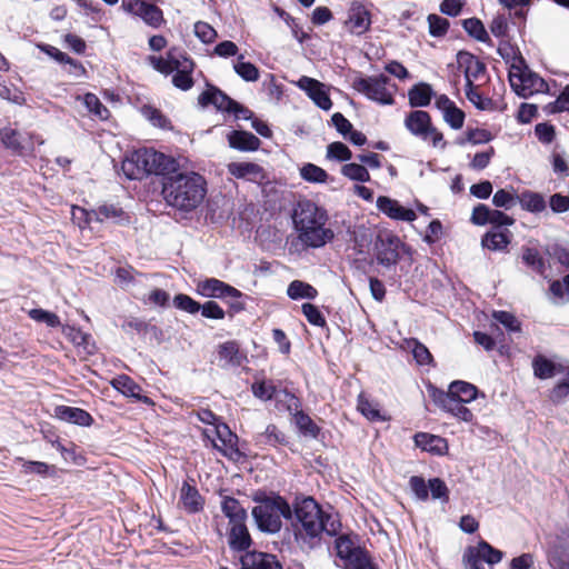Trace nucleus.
Masks as SVG:
<instances>
[{"label":"nucleus","mask_w":569,"mask_h":569,"mask_svg":"<svg viewBox=\"0 0 569 569\" xmlns=\"http://www.w3.org/2000/svg\"><path fill=\"white\" fill-rule=\"evenodd\" d=\"M301 308L302 313L305 315L310 325L317 327H325L327 325L325 317L322 316L317 306L312 303H303Z\"/></svg>","instance_id":"obj_61"},{"label":"nucleus","mask_w":569,"mask_h":569,"mask_svg":"<svg viewBox=\"0 0 569 569\" xmlns=\"http://www.w3.org/2000/svg\"><path fill=\"white\" fill-rule=\"evenodd\" d=\"M337 553L340 558L352 561L353 559L357 561V558H360L358 555L360 550L355 548L352 541L347 536H340L336 540Z\"/></svg>","instance_id":"obj_41"},{"label":"nucleus","mask_w":569,"mask_h":569,"mask_svg":"<svg viewBox=\"0 0 569 569\" xmlns=\"http://www.w3.org/2000/svg\"><path fill=\"white\" fill-rule=\"evenodd\" d=\"M201 315L208 319L221 320L224 318V310L214 301L209 300L203 305H200Z\"/></svg>","instance_id":"obj_64"},{"label":"nucleus","mask_w":569,"mask_h":569,"mask_svg":"<svg viewBox=\"0 0 569 569\" xmlns=\"http://www.w3.org/2000/svg\"><path fill=\"white\" fill-rule=\"evenodd\" d=\"M241 569H282L274 555L261 551H247L240 557Z\"/></svg>","instance_id":"obj_15"},{"label":"nucleus","mask_w":569,"mask_h":569,"mask_svg":"<svg viewBox=\"0 0 569 569\" xmlns=\"http://www.w3.org/2000/svg\"><path fill=\"white\" fill-rule=\"evenodd\" d=\"M458 68L463 72L466 78V86L473 84L485 77L487 67L475 54L468 51H459L456 56Z\"/></svg>","instance_id":"obj_10"},{"label":"nucleus","mask_w":569,"mask_h":569,"mask_svg":"<svg viewBox=\"0 0 569 569\" xmlns=\"http://www.w3.org/2000/svg\"><path fill=\"white\" fill-rule=\"evenodd\" d=\"M300 176L303 180L316 183L326 182L328 178L326 170L312 163L305 164L300 169Z\"/></svg>","instance_id":"obj_47"},{"label":"nucleus","mask_w":569,"mask_h":569,"mask_svg":"<svg viewBox=\"0 0 569 569\" xmlns=\"http://www.w3.org/2000/svg\"><path fill=\"white\" fill-rule=\"evenodd\" d=\"M257 506L252 509V517L262 532L277 533L282 527V518L292 516L290 505L281 496H256Z\"/></svg>","instance_id":"obj_4"},{"label":"nucleus","mask_w":569,"mask_h":569,"mask_svg":"<svg viewBox=\"0 0 569 569\" xmlns=\"http://www.w3.org/2000/svg\"><path fill=\"white\" fill-rule=\"evenodd\" d=\"M518 202V196L505 189H499L492 197V203L498 208L511 209Z\"/></svg>","instance_id":"obj_53"},{"label":"nucleus","mask_w":569,"mask_h":569,"mask_svg":"<svg viewBox=\"0 0 569 569\" xmlns=\"http://www.w3.org/2000/svg\"><path fill=\"white\" fill-rule=\"evenodd\" d=\"M256 443L274 447L277 445L287 443V438L286 435L277 428V426L269 425L263 432L256 436Z\"/></svg>","instance_id":"obj_32"},{"label":"nucleus","mask_w":569,"mask_h":569,"mask_svg":"<svg viewBox=\"0 0 569 569\" xmlns=\"http://www.w3.org/2000/svg\"><path fill=\"white\" fill-rule=\"evenodd\" d=\"M483 559L475 547H468L462 557L465 569H485Z\"/></svg>","instance_id":"obj_59"},{"label":"nucleus","mask_w":569,"mask_h":569,"mask_svg":"<svg viewBox=\"0 0 569 569\" xmlns=\"http://www.w3.org/2000/svg\"><path fill=\"white\" fill-rule=\"evenodd\" d=\"M295 513L301 525L299 538L308 548L319 546L323 533L335 537L341 529L338 513L325 511L312 497L298 501Z\"/></svg>","instance_id":"obj_2"},{"label":"nucleus","mask_w":569,"mask_h":569,"mask_svg":"<svg viewBox=\"0 0 569 569\" xmlns=\"http://www.w3.org/2000/svg\"><path fill=\"white\" fill-rule=\"evenodd\" d=\"M292 220L298 239L308 248H321L335 238V232L326 227L327 211L311 200L303 199L297 202Z\"/></svg>","instance_id":"obj_3"},{"label":"nucleus","mask_w":569,"mask_h":569,"mask_svg":"<svg viewBox=\"0 0 569 569\" xmlns=\"http://www.w3.org/2000/svg\"><path fill=\"white\" fill-rule=\"evenodd\" d=\"M533 373L539 379H548L555 376V363L546 357L538 355L532 360Z\"/></svg>","instance_id":"obj_36"},{"label":"nucleus","mask_w":569,"mask_h":569,"mask_svg":"<svg viewBox=\"0 0 569 569\" xmlns=\"http://www.w3.org/2000/svg\"><path fill=\"white\" fill-rule=\"evenodd\" d=\"M493 319L501 323L509 332H520V321L508 311H495L492 315Z\"/></svg>","instance_id":"obj_50"},{"label":"nucleus","mask_w":569,"mask_h":569,"mask_svg":"<svg viewBox=\"0 0 569 569\" xmlns=\"http://www.w3.org/2000/svg\"><path fill=\"white\" fill-rule=\"evenodd\" d=\"M377 207L382 213L395 220L411 222L417 218L413 210L405 208L397 200L385 196L378 197Z\"/></svg>","instance_id":"obj_16"},{"label":"nucleus","mask_w":569,"mask_h":569,"mask_svg":"<svg viewBox=\"0 0 569 569\" xmlns=\"http://www.w3.org/2000/svg\"><path fill=\"white\" fill-rule=\"evenodd\" d=\"M180 502L182 503L184 510L189 513L199 512L203 508V499L200 496L198 489L187 481L182 483L180 490Z\"/></svg>","instance_id":"obj_24"},{"label":"nucleus","mask_w":569,"mask_h":569,"mask_svg":"<svg viewBox=\"0 0 569 569\" xmlns=\"http://www.w3.org/2000/svg\"><path fill=\"white\" fill-rule=\"evenodd\" d=\"M77 99H81L80 96L77 97ZM83 104L86 106L87 110L99 120H107L110 116V112L106 106L102 104V102L99 100V98L93 93H86L82 97Z\"/></svg>","instance_id":"obj_34"},{"label":"nucleus","mask_w":569,"mask_h":569,"mask_svg":"<svg viewBox=\"0 0 569 569\" xmlns=\"http://www.w3.org/2000/svg\"><path fill=\"white\" fill-rule=\"evenodd\" d=\"M296 425L299 431L307 437L317 438L320 433V428L313 420L303 411H298L295 415Z\"/></svg>","instance_id":"obj_37"},{"label":"nucleus","mask_w":569,"mask_h":569,"mask_svg":"<svg viewBox=\"0 0 569 569\" xmlns=\"http://www.w3.org/2000/svg\"><path fill=\"white\" fill-rule=\"evenodd\" d=\"M29 317L38 322H44L49 327L56 328L60 325V319L56 313L46 311L43 309H31Z\"/></svg>","instance_id":"obj_63"},{"label":"nucleus","mask_w":569,"mask_h":569,"mask_svg":"<svg viewBox=\"0 0 569 569\" xmlns=\"http://www.w3.org/2000/svg\"><path fill=\"white\" fill-rule=\"evenodd\" d=\"M543 109L549 114L569 111V84L565 87L555 101L546 104Z\"/></svg>","instance_id":"obj_49"},{"label":"nucleus","mask_w":569,"mask_h":569,"mask_svg":"<svg viewBox=\"0 0 569 569\" xmlns=\"http://www.w3.org/2000/svg\"><path fill=\"white\" fill-rule=\"evenodd\" d=\"M446 393L450 395L452 398H457L463 402H471L478 396V389L475 385L457 380L449 385L448 391Z\"/></svg>","instance_id":"obj_27"},{"label":"nucleus","mask_w":569,"mask_h":569,"mask_svg":"<svg viewBox=\"0 0 569 569\" xmlns=\"http://www.w3.org/2000/svg\"><path fill=\"white\" fill-rule=\"evenodd\" d=\"M341 173L353 181L368 182L370 173L368 169L360 163H347L341 168Z\"/></svg>","instance_id":"obj_43"},{"label":"nucleus","mask_w":569,"mask_h":569,"mask_svg":"<svg viewBox=\"0 0 569 569\" xmlns=\"http://www.w3.org/2000/svg\"><path fill=\"white\" fill-rule=\"evenodd\" d=\"M346 24L356 34L365 33L371 24L369 11L362 4H352Z\"/></svg>","instance_id":"obj_20"},{"label":"nucleus","mask_w":569,"mask_h":569,"mask_svg":"<svg viewBox=\"0 0 569 569\" xmlns=\"http://www.w3.org/2000/svg\"><path fill=\"white\" fill-rule=\"evenodd\" d=\"M478 551L481 558L488 565H496L502 560L503 553L502 551L493 548L491 545H489L487 541L481 540L478 542V545L475 547Z\"/></svg>","instance_id":"obj_46"},{"label":"nucleus","mask_w":569,"mask_h":569,"mask_svg":"<svg viewBox=\"0 0 569 569\" xmlns=\"http://www.w3.org/2000/svg\"><path fill=\"white\" fill-rule=\"evenodd\" d=\"M228 543L234 551H244L251 546L252 540L246 522L230 525Z\"/></svg>","instance_id":"obj_22"},{"label":"nucleus","mask_w":569,"mask_h":569,"mask_svg":"<svg viewBox=\"0 0 569 569\" xmlns=\"http://www.w3.org/2000/svg\"><path fill=\"white\" fill-rule=\"evenodd\" d=\"M405 127L411 134L422 140L431 139L433 147L445 149L447 146L443 134L432 126L431 117L427 111H411L405 119Z\"/></svg>","instance_id":"obj_5"},{"label":"nucleus","mask_w":569,"mask_h":569,"mask_svg":"<svg viewBox=\"0 0 569 569\" xmlns=\"http://www.w3.org/2000/svg\"><path fill=\"white\" fill-rule=\"evenodd\" d=\"M287 295L292 300L309 299L313 300L318 296V291L311 284L301 280H293L287 288Z\"/></svg>","instance_id":"obj_31"},{"label":"nucleus","mask_w":569,"mask_h":569,"mask_svg":"<svg viewBox=\"0 0 569 569\" xmlns=\"http://www.w3.org/2000/svg\"><path fill=\"white\" fill-rule=\"evenodd\" d=\"M511 232L507 229L492 228L481 239V244L491 251H501L507 249L510 243Z\"/></svg>","instance_id":"obj_23"},{"label":"nucleus","mask_w":569,"mask_h":569,"mask_svg":"<svg viewBox=\"0 0 569 569\" xmlns=\"http://www.w3.org/2000/svg\"><path fill=\"white\" fill-rule=\"evenodd\" d=\"M198 292L207 298L226 299L228 296H239V290L217 278H208L197 286Z\"/></svg>","instance_id":"obj_14"},{"label":"nucleus","mask_w":569,"mask_h":569,"mask_svg":"<svg viewBox=\"0 0 569 569\" xmlns=\"http://www.w3.org/2000/svg\"><path fill=\"white\" fill-rule=\"evenodd\" d=\"M358 410L369 420L377 421L381 419L377 405L372 403L363 393L358 397Z\"/></svg>","instance_id":"obj_51"},{"label":"nucleus","mask_w":569,"mask_h":569,"mask_svg":"<svg viewBox=\"0 0 569 569\" xmlns=\"http://www.w3.org/2000/svg\"><path fill=\"white\" fill-rule=\"evenodd\" d=\"M400 239L397 236H379L375 242L377 262L386 268L396 266L400 259Z\"/></svg>","instance_id":"obj_9"},{"label":"nucleus","mask_w":569,"mask_h":569,"mask_svg":"<svg viewBox=\"0 0 569 569\" xmlns=\"http://www.w3.org/2000/svg\"><path fill=\"white\" fill-rule=\"evenodd\" d=\"M234 101L227 93H224L219 88L208 84L207 90H204L198 98V103L206 108L209 104H212L218 111L229 113L232 106H234Z\"/></svg>","instance_id":"obj_13"},{"label":"nucleus","mask_w":569,"mask_h":569,"mask_svg":"<svg viewBox=\"0 0 569 569\" xmlns=\"http://www.w3.org/2000/svg\"><path fill=\"white\" fill-rule=\"evenodd\" d=\"M196 37L203 43H211L217 38L218 33L209 23L198 21L193 28Z\"/></svg>","instance_id":"obj_56"},{"label":"nucleus","mask_w":569,"mask_h":569,"mask_svg":"<svg viewBox=\"0 0 569 569\" xmlns=\"http://www.w3.org/2000/svg\"><path fill=\"white\" fill-rule=\"evenodd\" d=\"M242 54L238 57V61L233 64L234 72L244 81H257L259 79L258 68L251 62L242 61Z\"/></svg>","instance_id":"obj_38"},{"label":"nucleus","mask_w":569,"mask_h":569,"mask_svg":"<svg viewBox=\"0 0 569 569\" xmlns=\"http://www.w3.org/2000/svg\"><path fill=\"white\" fill-rule=\"evenodd\" d=\"M0 139L6 148L18 154H23L27 149V139L16 129L3 128L0 130Z\"/></svg>","instance_id":"obj_28"},{"label":"nucleus","mask_w":569,"mask_h":569,"mask_svg":"<svg viewBox=\"0 0 569 569\" xmlns=\"http://www.w3.org/2000/svg\"><path fill=\"white\" fill-rule=\"evenodd\" d=\"M298 87L306 91L308 97L315 102L316 106H318L322 110H330L332 107V101L328 94V92L325 89V84L320 81L309 78V77H301L298 82Z\"/></svg>","instance_id":"obj_12"},{"label":"nucleus","mask_w":569,"mask_h":569,"mask_svg":"<svg viewBox=\"0 0 569 569\" xmlns=\"http://www.w3.org/2000/svg\"><path fill=\"white\" fill-rule=\"evenodd\" d=\"M389 78L385 74L377 77L358 78L353 81V89L366 96L368 99L380 104H393L392 92L387 88Z\"/></svg>","instance_id":"obj_6"},{"label":"nucleus","mask_w":569,"mask_h":569,"mask_svg":"<svg viewBox=\"0 0 569 569\" xmlns=\"http://www.w3.org/2000/svg\"><path fill=\"white\" fill-rule=\"evenodd\" d=\"M141 112L154 127L171 129L170 120L159 109L151 106H143Z\"/></svg>","instance_id":"obj_45"},{"label":"nucleus","mask_w":569,"mask_h":569,"mask_svg":"<svg viewBox=\"0 0 569 569\" xmlns=\"http://www.w3.org/2000/svg\"><path fill=\"white\" fill-rule=\"evenodd\" d=\"M173 306L177 309L194 315L200 310V303L184 293H179L173 298Z\"/></svg>","instance_id":"obj_54"},{"label":"nucleus","mask_w":569,"mask_h":569,"mask_svg":"<svg viewBox=\"0 0 569 569\" xmlns=\"http://www.w3.org/2000/svg\"><path fill=\"white\" fill-rule=\"evenodd\" d=\"M54 416L61 421L82 427H89L93 423L92 416L88 411L77 407H69L63 405L57 406L54 409Z\"/></svg>","instance_id":"obj_19"},{"label":"nucleus","mask_w":569,"mask_h":569,"mask_svg":"<svg viewBox=\"0 0 569 569\" xmlns=\"http://www.w3.org/2000/svg\"><path fill=\"white\" fill-rule=\"evenodd\" d=\"M111 385L114 389L127 397L136 398L144 403H150V399L147 396L140 395L141 387L129 376L120 375L112 380Z\"/></svg>","instance_id":"obj_26"},{"label":"nucleus","mask_w":569,"mask_h":569,"mask_svg":"<svg viewBox=\"0 0 569 569\" xmlns=\"http://www.w3.org/2000/svg\"><path fill=\"white\" fill-rule=\"evenodd\" d=\"M413 439L417 447L430 453L443 455L448 450L447 440L440 436L418 432Z\"/></svg>","instance_id":"obj_21"},{"label":"nucleus","mask_w":569,"mask_h":569,"mask_svg":"<svg viewBox=\"0 0 569 569\" xmlns=\"http://www.w3.org/2000/svg\"><path fill=\"white\" fill-rule=\"evenodd\" d=\"M429 492L432 499H438L443 502L449 500V489L443 480L440 478H432L429 480Z\"/></svg>","instance_id":"obj_58"},{"label":"nucleus","mask_w":569,"mask_h":569,"mask_svg":"<svg viewBox=\"0 0 569 569\" xmlns=\"http://www.w3.org/2000/svg\"><path fill=\"white\" fill-rule=\"evenodd\" d=\"M251 391L256 398L262 401H269L274 397L277 388L272 381L256 380L251 385Z\"/></svg>","instance_id":"obj_44"},{"label":"nucleus","mask_w":569,"mask_h":569,"mask_svg":"<svg viewBox=\"0 0 569 569\" xmlns=\"http://www.w3.org/2000/svg\"><path fill=\"white\" fill-rule=\"evenodd\" d=\"M492 139H493V136L491 134V132H489L486 129L476 128V129H469L467 131L466 140L461 139L458 141V143L463 144L466 141H468L472 144H482V143L490 142Z\"/></svg>","instance_id":"obj_57"},{"label":"nucleus","mask_w":569,"mask_h":569,"mask_svg":"<svg viewBox=\"0 0 569 569\" xmlns=\"http://www.w3.org/2000/svg\"><path fill=\"white\" fill-rule=\"evenodd\" d=\"M430 396L439 408L456 418L465 422H470L473 419L472 412L465 406L466 402L452 398L450 395L446 393V391L432 387L430 389Z\"/></svg>","instance_id":"obj_8"},{"label":"nucleus","mask_w":569,"mask_h":569,"mask_svg":"<svg viewBox=\"0 0 569 569\" xmlns=\"http://www.w3.org/2000/svg\"><path fill=\"white\" fill-rule=\"evenodd\" d=\"M408 346L411 348L412 356L418 365L427 366L433 362L432 355L429 349L421 343L418 339L412 338L408 341Z\"/></svg>","instance_id":"obj_40"},{"label":"nucleus","mask_w":569,"mask_h":569,"mask_svg":"<svg viewBox=\"0 0 569 569\" xmlns=\"http://www.w3.org/2000/svg\"><path fill=\"white\" fill-rule=\"evenodd\" d=\"M443 120L455 130L461 129L465 122V112L456 104L446 110Z\"/></svg>","instance_id":"obj_62"},{"label":"nucleus","mask_w":569,"mask_h":569,"mask_svg":"<svg viewBox=\"0 0 569 569\" xmlns=\"http://www.w3.org/2000/svg\"><path fill=\"white\" fill-rule=\"evenodd\" d=\"M433 91L430 84L420 82L408 91V99L411 107H427L430 104Z\"/></svg>","instance_id":"obj_29"},{"label":"nucleus","mask_w":569,"mask_h":569,"mask_svg":"<svg viewBox=\"0 0 569 569\" xmlns=\"http://www.w3.org/2000/svg\"><path fill=\"white\" fill-rule=\"evenodd\" d=\"M429 32L432 37H443L449 29V21L437 14L428 16Z\"/></svg>","instance_id":"obj_55"},{"label":"nucleus","mask_w":569,"mask_h":569,"mask_svg":"<svg viewBox=\"0 0 569 569\" xmlns=\"http://www.w3.org/2000/svg\"><path fill=\"white\" fill-rule=\"evenodd\" d=\"M218 358L222 368L239 367L247 360L236 341H226L218 346Z\"/></svg>","instance_id":"obj_18"},{"label":"nucleus","mask_w":569,"mask_h":569,"mask_svg":"<svg viewBox=\"0 0 569 569\" xmlns=\"http://www.w3.org/2000/svg\"><path fill=\"white\" fill-rule=\"evenodd\" d=\"M521 259L535 272L546 277V262L536 248H523Z\"/></svg>","instance_id":"obj_35"},{"label":"nucleus","mask_w":569,"mask_h":569,"mask_svg":"<svg viewBox=\"0 0 569 569\" xmlns=\"http://www.w3.org/2000/svg\"><path fill=\"white\" fill-rule=\"evenodd\" d=\"M518 202L523 210L532 213H539L546 209V201L543 196L529 190L523 191L518 196Z\"/></svg>","instance_id":"obj_30"},{"label":"nucleus","mask_w":569,"mask_h":569,"mask_svg":"<svg viewBox=\"0 0 569 569\" xmlns=\"http://www.w3.org/2000/svg\"><path fill=\"white\" fill-rule=\"evenodd\" d=\"M97 220L103 222L104 220L118 221L124 216V211L114 204L100 206L96 211Z\"/></svg>","instance_id":"obj_52"},{"label":"nucleus","mask_w":569,"mask_h":569,"mask_svg":"<svg viewBox=\"0 0 569 569\" xmlns=\"http://www.w3.org/2000/svg\"><path fill=\"white\" fill-rule=\"evenodd\" d=\"M221 511L229 519V525L246 522L248 518L247 510L239 500L229 496L222 497Z\"/></svg>","instance_id":"obj_25"},{"label":"nucleus","mask_w":569,"mask_h":569,"mask_svg":"<svg viewBox=\"0 0 569 569\" xmlns=\"http://www.w3.org/2000/svg\"><path fill=\"white\" fill-rule=\"evenodd\" d=\"M509 82L515 92L523 98L548 90V83L527 67L520 69L512 66V70L509 72Z\"/></svg>","instance_id":"obj_7"},{"label":"nucleus","mask_w":569,"mask_h":569,"mask_svg":"<svg viewBox=\"0 0 569 569\" xmlns=\"http://www.w3.org/2000/svg\"><path fill=\"white\" fill-rule=\"evenodd\" d=\"M462 27L466 30V32L472 37L473 39L483 42V43H491V39L485 29L483 23L478 18H468L462 20Z\"/></svg>","instance_id":"obj_33"},{"label":"nucleus","mask_w":569,"mask_h":569,"mask_svg":"<svg viewBox=\"0 0 569 569\" xmlns=\"http://www.w3.org/2000/svg\"><path fill=\"white\" fill-rule=\"evenodd\" d=\"M409 486L418 500L426 501L429 498V483L420 476H412L409 479Z\"/></svg>","instance_id":"obj_60"},{"label":"nucleus","mask_w":569,"mask_h":569,"mask_svg":"<svg viewBox=\"0 0 569 569\" xmlns=\"http://www.w3.org/2000/svg\"><path fill=\"white\" fill-rule=\"evenodd\" d=\"M352 157L351 150L342 142L336 141L327 147V158L338 161H347Z\"/></svg>","instance_id":"obj_48"},{"label":"nucleus","mask_w":569,"mask_h":569,"mask_svg":"<svg viewBox=\"0 0 569 569\" xmlns=\"http://www.w3.org/2000/svg\"><path fill=\"white\" fill-rule=\"evenodd\" d=\"M227 140L230 148L241 152L257 151L261 146L260 139L246 130L230 131L227 134Z\"/></svg>","instance_id":"obj_17"},{"label":"nucleus","mask_w":569,"mask_h":569,"mask_svg":"<svg viewBox=\"0 0 569 569\" xmlns=\"http://www.w3.org/2000/svg\"><path fill=\"white\" fill-rule=\"evenodd\" d=\"M139 17L152 28H159L163 22L162 10L150 3H144Z\"/></svg>","instance_id":"obj_42"},{"label":"nucleus","mask_w":569,"mask_h":569,"mask_svg":"<svg viewBox=\"0 0 569 569\" xmlns=\"http://www.w3.org/2000/svg\"><path fill=\"white\" fill-rule=\"evenodd\" d=\"M121 168L130 180L161 176V193L166 203L183 212L198 208L207 194V182L201 174L179 170L176 159L153 149L133 151L122 161Z\"/></svg>","instance_id":"obj_1"},{"label":"nucleus","mask_w":569,"mask_h":569,"mask_svg":"<svg viewBox=\"0 0 569 569\" xmlns=\"http://www.w3.org/2000/svg\"><path fill=\"white\" fill-rule=\"evenodd\" d=\"M228 173L237 179H242L257 184H262L268 177L264 169L254 162H230L227 166Z\"/></svg>","instance_id":"obj_11"},{"label":"nucleus","mask_w":569,"mask_h":569,"mask_svg":"<svg viewBox=\"0 0 569 569\" xmlns=\"http://www.w3.org/2000/svg\"><path fill=\"white\" fill-rule=\"evenodd\" d=\"M467 99L479 110L493 109L492 99L482 96L475 84L466 86L465 88Z\"/></svg>","instance_id":"obj_39"}]
</instances>
